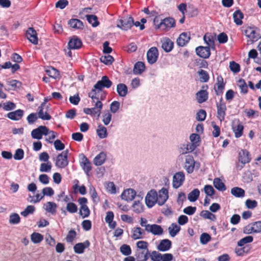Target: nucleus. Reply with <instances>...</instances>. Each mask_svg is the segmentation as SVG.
<instances>
[{
    "mask_svg": "<svg viewBox=\"0 0 261 261\" xmlns=\"http://www.w3.org/2000/svg\"><path fill=\"white\" fill-rule=\"evenodd\" d=\"M112 85V82L109 79L107 76H103L101 80L98 81L94 86L91 91L89 92V95L93 98H95V92L99 93L103 88H109Z\"/></svg>",
    "mask_w": 261,
    "mask_h": 261,
    "instance_id": "1",
    "label": "nucleus"
},
{
    "mask_svg": "<svg viewBox=\"0 0 261 261\" xmlns=\"http://www.w3.org/2000/svg\"><path fill=\"white\" fill-rule=\"evenodd\" d=\"M68 150H66L59 154L55 160V165L58 168H65L69 163L68 160Z\"/></svg>",
    "mask_w": 261,
    "mask_h": 261,
    "instance_id": "2",
    "label": "nucleus"
},
{
    "mask_svg": "<svg viewBox=\"0 0 261 261\" xmlns=\"http://www.w3.org/2000/svg\"><path fill=\"white\" fill-rule=\"evenodd\" d=\"M134 19L132 17H124L117 21V27L121 29L127 31L133 25Z\"/></svg>",
    "mask_w": 261,
    "mask_h": 261,
    "instance_id": "3",
    "label": "nucleus"
},
{
    "mask_svg": "<svg viewBox=\"0 0 261 261\" xmlns=\"http://www.w3.org/2000/svg\"><path fill=\"white\" fill-rule=\"evenodd\" d=\"M231 128L237 138L241 137L243 133L244 126L238 119H234L231 122Z\"/></svg>",
    "mask_w": 261,
    "mask_h": 261,
    "instance_id": "4",
    "label": "nucleus"
},
{
    "mask_svg": "<svg viewBox=\"0 0 261 261\" xmlns=\"http://www.w3.org/2000/svg\"><path fill=\"white\" fill-rule=\"evenodd\" d=\"M158 193L154 190H151L145 197V203L147 206L151 208L157 203Z\"/></svg>",
    "mask_w": 261,
    "mask_h": 261,
    "instance_id": "5",
    "label": "nucleus"
},
{
    "mask_svg": "<svg viewBox=\"0 0 261 261\" xmlns=\"http://www.w3.org/2000/svg\"><path fill=\"white\" fill-rule=\"evenodd\" d=\"M48 134V129L45 126L40 125L31 132V136L33 139L40 140L43 135Z\"/></svg>",
    "mask_w": 261,
    "mask_h": 261,
    "instance_id": "6",
    "label": "nucleus"
},
{
    "mask_svg": "<svg viewBox=\"0 0 261 261\" xmlns=\"http://www.w3.org/2000/svg\"><path fill=\"white\" fill-rule=\"evenodd\" d=\"M244 34L252 42L256 41L259 38V34L256 31V28L254 26L247 27L244 30Z\"/></svg>",
    "mask_w": 261,
    "mask_h": 261,
    "instance_id": "7",
    "label": "nucleus"
},
{
    "mask_svg": "<svg viewBox=\"0 0 261 261\" xmlns=\"http://www.w3.org/2000/svg\"><path fill=\"white\" fill-rule=\"evenodd\" d=\"M175 24V21L173 18L167 17L160 20L158 28L162 31L168 30L170 28L174 27Z\"/></svg>",
    "mask_w": 261,
    "mask_h": 261,
    "instance_id": "8",
    "label": "nucleus"
},
{
    "mask_svg": "<svg viewBox=\"0 0 261 261\" xmlns=\"http://www.w3.org/2000/svg\"><path fill=\"white\" fill-rule=\"evenodd\" d=\"M99 93L97 92H95V94H94V96H95V98H93L91 96H90L89 93L88 94V96L89 97H90L92 99V102L93 103V105L94 106V107L92 108L94 109V111H96L97 113V116L98 117L101 113V110L102 108L103 105L101 101L99 100V97L98 96Z\"/></svg>",
    "mask_w": 261,
    "mask_h": 261,
    "instance_id": "9",
    "label": "nucleus"
},
{
    "mask_svg": "<svg viewBox=\"0 0 261 261\" xmlns=\"http://www.w3.org/2000/svg\"><path fill=\"white\" fill-rule=\"evenodd\" d=\"M185 179V174L183 172H178L176 173L173 176V187L175 189L178 188L182 185Z\"/></svg>",
    "mask_w": 261,
    "mask_h": 261,
    "instance_id": "10",
    "label": "nucleus"
},
{
    "mask_svg": "<svg viewBox=\"0 0 261 261\" xmlns=\"http://www.w3.org/2000/svg\"><path fill=\"white\" fill-rule=\"evenodd\" d=\"M196 163L191 155L186 156L184 169L188 173H192L194 171V169Z\"/></svg>",
    "mask_w": 261,
    "mask_h": 261,
    "instance_id": "11",
    "label": "nucleus"
},
{
    "mask_svg": "<svg viewBox=\"0 0 261 261\" xmlns=\"http://www.w3.org/2000/svg\"><path fill=\"white\" fill-rule=\"evenodd\" d=\"M158 50L155 47H152L149 49L147 53V59L148 62L152 64L154 63L158 58Z\"/></svg>",
    "mask_w": 261,
    "mask_h": 261,
    "instance_id": "12",
    "label": "nucleus"
},
{
    "mask_svg": "<svg viewBox=\"0 0 261 261\" xmlns=\"http://www.w3.org/2000/svg\"><path fill=\"white\" fill-rule=\"evenodd\" d=\"M168 198V191L167 189L163 188L161 190H159L158 194V201L157 203L159 205H163Z\"/></svg>",
    "mask_w": 261,
    "mask_h": 261,
    "instance_id": "13",
    "label": "nucleus"
},
{
    "mask_svg": "<svg viewBox=\"0 0 261 261\" xmlns=\"http://www.w3.org/2000/svg\"><path fill=\"white\" fill-rule=\"evenodd\" d=\"M162 48L166 53L170 52L173 48L174 42L169 38L164 37L161 39Z\"/></svg>",
    "mask_w": 261,
    "mask_h": 261,
    "instance_id": "14",
    "label": "nucleus"
},
{
    "mask_svg": "<svg viewBox=\"0 0 261 261\" xmlns=\"http://www.w3.org/2000/svg\"><path fill=\"white\" fill-rule=\"evenodd\" d=\"M217 117L218 119L221 121H223L224 119L225 116V111L226 110V107L225 102H224L222 99L220 100V102L217 105Z\"/></svg>",
    "mask_w": 261,
    "mask_h": 261,
    "instance_id": "15",
    "label": "nucleus"
},
{
    "mask_svg": "<svg viewBox=\"0 0 261 261\" xmlns=\"http://www.w3.org/2000/svg\"><path fill=\"white\" fill-rule=\"evenodd\" d=\"M26 37L33 44H38L37 34L33 28H29L26 32Z\"/></svg>",
    "mask_w": 261,
    "mask_h": 261,
    "instance_id": "16",
    "label": "nucleus"
},
{
    "mask_svg": "<svg viewBox=\"0 0 261 261\" xmlns=\"http://www.w3.org/2000/svg\"><path fill=\"white\" fill-rule=\"evenodd\" d=\"M80 156L81 158L80 165L84 171L88 175V173L92 168L91 163L84 154H81Z\"/></svg>",
    "mask_w": 261,
    "mask_h": 261,
    "instance_id": "17",
    "label": "nucleus"
},
{
    "mask_svg": "<svg viewBox=\"0 0 261 261\" xmlns=\"http://www.w3.org/2000/svg\"><path fill=\"white\" fill-rule=\"evenodd\" d=\"M68 45L70 49H78L81 47L82 42L80 39L74 36L70 39Z\"/></svg>",
    "mask_w": 261,
    "mask_h": 261,
    "instance_id": "18",
    "label": "nucleus"
},
{
    "mask_svg": "<svg viewBox=\"0 0 261 261\" xmlns=\"http://www.w3.org/2000/svg\"><path fill=\"white\" fill-rule=\"evenodd\" d=\"M136 195V191L133 189H127L124 190L121 195L122 199L126 201L133 200Z\"/></svg>",
    "mask_w": 261,
    "mask_h": 261,
    "instance_id": "19",
    "label": "nucleus"
},
{
    "mask_svg": "<svg viewBox=\"0 0 261 261\" xmlns=\"http://www.w3.org/2000/svg\"><path fill=\"white\" fill-rule=\"evenodd\" d=\"M196 53L198 56L204 59L208 58L211 55L210 49L208 46H198L196 48Z\"/></svg>",
    "mask_w": 261,
    "mask_h": 261,
    "instance_id": "20",
    "label": "nucleus"
},
{
    "mask_svg": "<svg viewBox=\"0 0 261 261\" xmlns=\"http://www.w3.org/2000/svg\"><path fill=\"white\" fill-rule=\"evenodd\" d=\"M190 40V34L189 33H182L176 40L177 44L179 46H184Z\"/></svg>",
    "mask_w": 261,
    "mask_h": 261,
    "instance_id": "21",
    "label": "nucleus"
},
{
    "mask_svg": "<svg viewBox=\"0 0 261 261\" xmlns=\"http://www.w3.org/2000/svg\"><path fill=\"white\" fill-rule=\"evenodd\" d=\"M146 231L151 232L154 235L160 236L163 233V229L160 225L150 224L146 227Z\"/></svg>",
    "mask_w": 261,
    "mask_h": 261,
    "instance_id": "22",
    "label": "nucleus"
},
{
    "mask_svg": "<svg viewBox=\"0 0 261 261\" xmlns=\"http://www.w3.org/2000/svg\"><path fill=\"white\" fill-rule=\"evenodd\" d=\"M24 111L22 110L18 109L16 111L8 113L6 116L11 120L18 121L23 117Z\"/></svg>",
    "mask_w": 261,
    "mask_h": 261,
    "instance_id": "23",
    "label": "nucleus"
},
{
    "mask_svg": "<svg viewBox=\"0 0 261 261\" xmlns=\"http://www.w3.org/2000/svg\"><path fill=\"white\" fill-rule=\"evenodd\" d=\"M149 255L148 250L137 249L135 256L138 261H146L149 258Z\"/></svg>",
    "mask_w": 261,
    "mask_h": 261,
    "instance_id": "24",
    "label": "nucleus"
},
{
    "mask_svg": "<svg viewBox=\"0 0 261 261\" xmlns=\"http://www.w3.org/2000/svg\"><path fill=\"white\" fill-rule=\"evenodd\" d=\"M131 237L134 240L143 239L145 235V230L140 227H135L132 229Z\"/></svg>",
    "mask_w": 261,
    "mask_h": 261,
    "instance_id": "25",
    "label": "nucleus"
},
{
    "mask_svg": "<svg viewBox=\"0 0 261 261\" xmlns=\"http://www.w3.org/2000/svg\"><path fill=\"white\" fill-rule=\"evenodd\" d=\"M90 243L88 241H86L84 243H77L73 247L74 251L75 253L82 254L85 248L88 247Z\"/></svg>",
    "mask_w": 261,
    "mask_h": 261,
    "instance_id": "26",
    "label": "nucleus"
},
{
    "mask_svg": "<svg viewBox=\"0 0 261 261\" xmlns=\"http://www.w3.org/2000/svg\"><path fill=\"white\" fill-rule=\"evenodd\" d=\"M196 98L199 103H202L207 100L208 92L206 90H200L196 93Z\"/></svg>",
    "mask_w": 261,
    "mask_h": 261,
    "instance_id": "27",
    "label": "nucleus"
},
{
    "mask_svg": "<svg viewBox=\"0 0 261 261\" xmlns=\"http://www.w3.org/2000/svg\"><path fill=\"white\" fill-rule=\"evenodd\" d=\"M250 158L249 156V153L246 150H242L239 153V162L243 165L249 163L250 161Z\"/></svg>",
    "mask_w": 261,
    "mask_h": 261,
    "instance_id": "28",
    "label": "nucleus"
},
{
    "mask_svg": "<svg viewBox=\"0 0 261 261\" xmlns=\"http://www.w3.org/2000/svg\"><path fill=\"white\" fill-rule=\"evenodd\" d=\"M171 247V242L168 239L162 240L158 246V249L161 251H166L170 249Z\"/></svg>",
    "mask_w": 261,
    "mask_h": 261,
    "instance_id": "29",
    "label": "nucleus"
},
{
    "mask_svg": "<svg viewBox=\"0 0 261 261\" xmlns=\"http://www.w3.org/2000/svg\"><path fill=\"white\" fill-rule=\"evenodd\" d=\"M243 18L244 14L239 9L236 10L233 14L234 22L238 25H240L243 23L242 20Z\"/></svg>",
    "mask_w": 261,
    "mask_h": 261,
    "instance_id": "30",
    "label": "nucleus"
},
{
    "mask_svg": "<svg viewBox=\"0 0 261 261\" xmlns=\"http://www.w3.org/2000/svg\"><path fill=\"white\" fill-rule=\"evenodd\" d=\"M106 154L104 152H100L94 159V164L96 166H100L103 164L106 159Z\"/></svg>",
    "mask_w": 261,
    "mask_h": 261,
    "instance_id": "31",
    "label": "nucleus"
},
{
    "mask_svg": "<svg viewBox=\"0 0 261 261\" xmlns=\"http://www.w3.org/2000/svg\"><path fill=\"white\" fill-rule=\"evenodd\" d=\"M145 66L142 62H137L134 65L133 73L135 74H141L144 71Z\"/></svg>",
    "mask_w": 261,
    "mask_h": 261,
    "instance_id": "32",
    "label": "nucleus"
},
{
    "mask_svg": "<svg viewBox=\"0 0 261 261\" xmlns=\"http://www.w3.org/2000/svg\"><path fill=\"white\" fill-rule=\"evenodd\" d=\"M180 227L175 223H173L168 227L169 234L172 237H174L179 232Z\"/></svg>",
    "mask_w": 261,
    "mask_h": 261,
    "instance_id": "33",
    "label": "nucleus"
},
{
    "mask_svg": "<svg viewBox=\"0 0 261 261\" xmlns=\"http://www.w3.org/2000/svg\"><path fill=\"white\" fill-rule=\"evenodd\" d=\"M44 109L43 107H38V117L43 120H49L51 117L46 111H44Z\"/></svg>",
    "mask_w": 261,
    "mask_h": 261,
    "instance_id": "34",
    "label": "nucleus"
},
{
    "mask_svg": "<svg viewBox=\"0 0 261 261\" xmlns=\"http://www.w3.org/2000/svg\"><path fill=\"white\" fill-rule=\"evenodd\" d=\"M68 24L72 28L76 29H83V23L77 19H71L68 21Z\"/></svg>",
    "mask_w": 261,
    "mask_h": 261,
    "instance_id": "35",
    "label": "nucleus"
},
{
    "mask_svg": "<svg viewBox=\"0 0 261 261\" xmlns=\"http://www.w3.org/2000/svg\"><path fill=\"white\" fill-rule=\"evenodd\" d=\"M44 209L45 211L51 214H55L56 213L57 204L53 202H47L44 204Z\"/></svg>",
    "mask_w": 261,
    "mask_h": 261,
    "instance_id": "36",
    "label": "nucleus"
},
{
    "mask_svg": "<svg viewBox=\"0 0 261 261\" xmlns=\"http://www.w3.org/2000/svg\"><path fill=\"white\" fill-rule=\"evenodd\" d=\"M117 91L121 97H125L127 94V87L124 84H119L117 86Z\"/></svg>",
    "mask_w": 261,
    "mask_h": 261,
    "instance_id": "37",
    "label": "nucleus"
},
{
    "mask_svg": "<svg viewBox=\"0 0 261 261\" xmlns=\"http://www.w3.org/2000/svg\"><path fill=\"white\" fill-rule=\"evenodd\" d=\"M86 17L88 22L92 25L93 27H96L99 24L97 17L95 15H86Z\"/></svg>",
    "mask_w": 261,
    "mask_h": 261,
    "instance_id": "38",
    "label": "nucleus"
},
{
    "mask_svg": "<svg viewBox=\"0 0 261 261\" xmlns=\"http://www.w3.org/2000/svg\"><path fill=\"white\" fill-rule=\"evenodd\" d=\"M197 74L199 77V81L202 83L208 82L210 79L208 72L203 69H200L197 71Z\"/></svg>",
    "mask_w": 261,
    "mask_h": 261,
    "instance_id": "39",
    "label": "nucleus"
},
{
    "mask_svg": "<svg viewBox=\"0 0 261 261\" xmlns=\"http://www.w3.org/2000/svg\"><path fill=\"white\" fill-rule=\"evenodd\" d=\"M214 186L219 191H224L226 190V187L224 184L219 178H216L213 181Z\"/></svg>",
    "mask_w": 261,
    "mask_h": 261,
    "instance_id": "40",
    "label": "nucleus"
},
{
    "mask_svg": "<svg viewBox=\"0 0 261 261\" xmlns=\"http://www.w3.org/2000/svg\"><path fill=\"white\" fill-rule=\"evenodd\" d=\"M7 85L10 86L9 90H15L21 86V83L19 81L12 80L7 82Z\"/></svg>",
    "mask_w": 261,
    "mask_h": 261,
    "instance_id": "41",
    "label": "nucleus"
},
{
    "mask_svg": "<svg viewBox=\"0 0 261 261\" xmlns=\"http://www.w3.org/2000/svg\"><path fill=\"white\" fill-rule=\"evenodd\" d=\"M132 208L133 211L137 214L142 213L144 211V205L139 201H135L132 205Z\"/></svg>",
    "mask_w": 261,
    "mask_h": 261,
    "instance_id": "42",
    "label": "nucleus"
},
{
    "mask_svg": "<svg viewBox=\"0 0 261 261\" xmlns=\"http://www.w3.org/2000/svg\"><path fill=\"white\" fill-rule=\"evenodd\" d=\"M199 194V190L198 189H195L189 193L188 196V199L191 202H194L198 198Z\"/></svg>",
    "mask_w": 261,
    "mask_h": 261,
    "instance_id": "43",
    "label": "nucleus"
},
{
    "mask_svg": "<svg viewBox=\"0 0 261 261\" xmlns=\"http://www.w3.org/2000/svg\"><path fill=\"white\" fill-rule=\"evenodd\" d=\"M231 194L236 197H243L244 196L245 191L240 188L234 187L231 189Z\"/></svg>",
    "mask_w": 261,
    "mask_h": 261,
    "instance_id": "44",
    "label": "nucleus"
},
{
    "mask_svg": "<svg viewBox=\"0 0 261 261\" xmlns=\"http://www.w3.org/2000/svg\"><path fill=\"white\" fill-rule=\"evenodd\" d=\"M96 132L98 136L101 139H104L107 137V128L102 125H98Z\"/></svg>",
    "mask_w": 261,
    "mask_h": 261,
    "instance_id": "45",
    "label": "nucleus"
},
{
    "mask_svg": "<svg viewBox=\"0 0 261 261\" xmlns=\"http://www.w3.org/2000/svg\"><path fill=\"white\" fill-rule=\"evenodd\" d=\"M47 74L51 77L57 79L60 77L59 71L55 68L50 67L46 70Z\"/></svg>",
    "mask_w": 261,
    "mask_h": 261,
    "instance_id": "46",
    "label": "nucleus"
},
{
    "mask_svg": "<svg viewBox=\"0 0 261 261\" xmlns=\"http://www.w3.org/2000/svg\"><path fill=\"white\" fill-rule=\"evenodd\" d=\"M31 241L35 244L41 242L43 239V237L42 234L38 232H34L31 236Z\"/></svg>",
    "mask_w": 261,
    "mask_h": 261,
    "instance_id": "47",
    "label": "nucleus"
},
{
    "mask_svg": "<svg viewBox=\"0 0 261 261\" xmlns=\"http://www.w3.org/2000/svg\"><path fill=\"white\" fill-rule=\"evenodd\" d=\"M200 216L205 219H210L212 221H215L216 216L208 211H202L200 213Z\"/></svg>",
    "mask_w": 261,
    "mask_h": 261,
    "instance_id": "48",
    "label": "nucleus"
},
{
    "mask_svg": "<svg viewBox=\"0 0 261 261\" xmlns=\"http://www.w3.org/2000/svg\"><path fill=\"white\" fill-rule=\"evenodd\" d=\"M253 240V238L252 236H248L240 240L238 242V245L242 247L247 243H251Z\"/></svg>",
    "mask_w": 261,
    "mask_h": 261,
    "instance_id": "49",
    "label": "nucleus"
},
{
    "mask_svg": "<svg viewBox=\"0 0 261 261\" xmlns=\"http://www.w3.org/2000/svg\"><path fill=\"white\" fill-rule=\"evenodd\" d=\"M90 213L89 208L87 205H82L80 207V214L83 218L88 217Z\"/></svg>",
    "mask_w": 261,
    "mask_h": 261,
    "instance_id": "50",
    "label": "nucleus"
},
{
    "mask_svg": "<svg viewBox=\"0 0 261 261\" xmlns=\"http://www.w3.org/2000/svg\"><path fill=\"white\" fill-rule=\"evenodd\" d=\"M100 61L106 65H109L112 64L114 61V58L110 55L102 56L100 57Z\"/></svg>",
    "mask_w": 261,
    "mask_h": 261,
    "instance_id": "51",
    "label": "nucleus"
},
{
    "mask_svg": "<svg viewBox=\"0 0 261 261\" xmlns=\"http://www.w3.org/2000/svg\"><path fill=\"white\" fill-rule=\"evenodd\" d=\"M3 109L6 111H9L14 110L16 108V105L11 101H7L3 104Z\"/></svg>",
    "mask_w": 261,
    "mask_h": 261,
    "instance_id": "52",
    "label": "nucleus"
},
{
    "mask_svg": "<svg viewBox=\"0 0 261 261\" xmlns=\"http://www.w3.org/2000/svg\"><path fill=\"white\" fill-rule=\"evenodd\" d=\"M20 218L17 213H13L10 216L9 223L12 224H16L19 223Z\"/></svg>",
    "mask_w": 261,
    "mask_h": 261,
    "instance_id": "53",
    "label": "nucleus"
},
{
    "mask_svg": "<svg viewBox=\"0 0 261 261\" xmlns=\"http://www.w3.org/2000/svg\"><path fill=\"white\" fill-rule=\"evenodd\" d=\"M52 167L51 163L47 162L46 163H42L40 167V171L48 172L50 171Z\"/></svg>",
    "mask_w": 261,
    "mask_h": 261,
    "instance_id": "54",
    "label": "nucleus"
},
{
    "mask_svg": "<svg viewBox=\"0 0 261 261\" xmlns=\"http://www.w3.org/2000/svg\"><path fill=\"white\" fill-rule=\"evenodd\" d=\"M43 197V195H41L40 194H37L35 196L29 195L28 201L35 203L39 202Z\"/></svg>",
    "mask_w": 261,
    "mask_h": 261,
    "instance_id": "55",
    "label": "nucleus"
},
{
    "mask_svg": "<svg viewBox=\"0 0 261 261\" xmlns=\"http://www.w3.org/2000/svg\"><path fill=\"white\" fill-rule=\"evenodd\" d=\"M120 250L122 254L126 256L130 255L132 252L130 246L126 244L122 245L120 247Z\"/></svg>",
    "mask_w": 261,
    "mask_h": 261,
    "instance_id": "56",
    "label": "nucleus"
},
{
    "mask_svg": "<svg viewBox=\"0 0 261 261\" xmlns=\"http://www.w3.org/2000/svg\"><path fill=\"white\" fill-rule=\"evenodd\" d=\"M203 39L205 42L208 45H214V41L213 36L208 33H206L203 37Z\"/></svg>",
    "mask_w": 261,
    "mask_h": 261,
    "instance_id": "57",
    "label": "nucleus"
},
{
    "mask_svg": "<svg viewBox=\"0 0 261 261\" xmlns=\"http://www.w3.org/2000/svg\"><path fill=\"white\" fill-rule=\"evenodd\" d=\"M229 68L234 73H238L240 71V65L234 61L229 63Z\"/></svg>",
    "mask_w": 261,
    "mask_h": 261,
    "instance_id": "58",
    "label": "nucleus"
},
{
    "mask_svg": "<svg viewBox=\"0 0 261 261\" xmlns=\"http://www.w3.org/2000/svg\"><path fill=\"white\" fill-rule=\"evenodd\" d=\"M66 210L70 213H75L77 211V206L73 202H68L67 204Z\"/></svg>",
    "mask_w": 261,
    "mask_h": 261,
    "instance_id": "59",
    "label": "nucleus"
},
{
    "mask_svg": "<svg viewBox=\"0 0 261 261\" xmlns=\"http://www.w3.org/2000/svg\"><path fill=\"white\" fill-rule=\"evenodd\" d=\"M35 210V208L33 205H28L25 209L21 212V215L23 217H27L28 215L33 214Z\"/></svg>",
    "mask_w": 261,
    "mask_h": 261,
    "instance_id": "60",
    "label": "nucleus"
},
{
    "mask_svg": "<svg viewBox=\"0 0 261 261\" xmlns=\"http://www.w3.org/2000/svg\"><path fill=\"white\" fill-rule=\"evenodd\" d=\"M211 239V236L207 233H203L200 237V242L203 245L206 244Z\"/></svg>",
    "mask_w": 261,
    "mask_h": 261,
    "instance_id": "61",
    "label": "nucleus"
},
{
    "mask_svg": "<svg viewBox=\"0 0 261 261\" xmlns=\"http://www.w3.org/2000/svg\"><path fill=\"white\" fill-rule=\"evenodd\" d=\"M206 113L205 110L201 109L196 114V120L198 121H204L205 119Z\"/></svg>",
    "mask_w": 261,
    "mask_h": 261,
    "instance_id": "62",
    "label": "nucleus"
},
{
    "mask_svg": "<svg viewBox=\"0 0 261 261\" xmlns=\"http://www.w3.org/2000/svg\"><path fill=\"white\" fill-rule=\"evenodd\" d=\"M90 192L93 202L95 204H97L99 202V199L95 189L93 187H91L90 188Z\"/></svg>",
    "mask_w": 261,
    "mask_h": 261,
    "instance_id": "63",
    "label": "nucleus"
},
{
    "mask_svg": "<svg viewBox=\"0 0 261 261\" xmlns=\"http://www.w3.org/2000/svg\"><path fill=\"white\" fill-rule=\"evenodd\" d=\"M150 257L152 261H160L162 259V254L156 251H153L150 254Z\"/></svg>",
    "mask_w": 261,
    "mask_h": 261,
    "instance_id": "64",
    "label": "nucleus"
}]
</instances>
